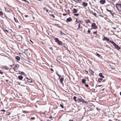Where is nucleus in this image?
I'll list each match as a JSON object with an SVG mask.
<instances>
[{
  "label": "nucleus",
  "instance_id": "f257e3e1",
  "mask_svg": "<svg viewBox=\"0 0 121 121\" xmlns=\"http://www.w3.org/2000/svg\"><path fill=\"white\" fill-rule=\"evenodd\" d=\"M76 22L77 23H78V27L77 29V30H78L81 28V24L82 23V21L79 20V19L77 18L76 19Z\"/></svg>",
  "mask_w": 121,
  "mask_h": 121
},
{
  "label": "nucleus",
  "instance_id": "f03ea898",
  "mask_svg": "<svg viewBox=\"0 0 121 121\" xmlns=\"http://www.w3.org/2000/svg\"><path fill=\"white\" fill-rule=\"evenodd\" d=\"M104 39H102V40H106L108 42H109L111 43L112 45H113L115 43L113 41H112L111 40H110L108 38V37H106L105 36H104Z\"/></svg>",
  "mask_w": 121,
  "mask_h": 121
},
{
  "label": "nucleus",
  "instance_id": "7ed1b4c3",
  "mask_svg": "<svg viewBox=\"0 0 121 121\" xmlns=\"http://www.w3.org/2000/svg\"><path fill=\"white\" fill-rule=\"evenodd\" d=\"M91 27V29L95 30L97 29L98 28V27L95 23L93 22L92 23Z\"/></svg>",
  "mask_w": 121,
  "mask_h": 121
},
{
  "label": "nucleus",
  "instance_id": "20e7f679",
  "mask_svg": "<svg viewBox=\"0 0 121 121\" xmlns=\"http://www.w3.org/2000/svg\"><path fill=\"white\" fill-rule=\"evenodd\" d=\"M116 6L118 10L121 12V4L117 3L116 4Z\"/></svg>",
  "mask_w": 121,
  "mask_h": 121
},
{
  "label": "nucleus",
  "instance_id": "39448f33",
  "mask_svg": "<svg viewBox=\"0 0 121 121\" xmlns=\"http://www.w3.org/2000/svg\"><path fill=\"white\" fill-rule=\"evenodd\" d=\"M19 67V65L18 64H16L15 66L13 68L14 71L16 72H18V69Z\"/></svg>",
  "mask_w": 121,
  "mask_h": 121
},
{
  "label": "nucleus",
  "instance_id": "423d86ee",
  "mask_svg": "<svg viewBox=\"0 0 121 121\" xmlns=\"http://www.w3.org/2000/svg\"><path fill=\"white\" fill-rule=\"evenodd\" d=\"M54 39L56 42L58 43V44L60 45H62V42L61 41H60L57 38H54Z\"/></svg>",
  "mask_w": 121,
  "mask_h": 121
},
{
  "label": "nucleus",
  "instance_id": "0eeeda50",
  "mask_svg": "<svg viewBox=\"0 0 121 121\" xmlns=\"http://www.w3.org/2000/svg\"><path fill=\"white\" fill-rule=\"evenodd\" d=\"M77 101L78 102H82L83 103H86L85 102V101L84 99L78 98L77 99Z\"/></svg>",
  "mask_w": 121,
  "mask_h": 121
},
{
  "label": "nucleus",
  "instance_id": "6e6552de",
  "mask_svg": "<svg viewBox=\"0 0 121 121\" xmlns=\"http://www.w3.org/2000/svg\"><path fill=\"white\" fill-rule=\"evenodd\" d=\"M113 46L115 48L118 50H119L121 49V48L115 43L114 44Z\"/></svg>",
  "mask_w": 121,
  "mask_h": 121
},
{
  "label": "nucleus",
  "instance_id": "1a4fd4ad",
  "mask_svg": "<svg viewBox=\"0 0 121 121\" xmlns=\"http://www.w3.org/2000/svg\"><path fill=\"white\" fill-rule=\"evenodd\" d=\"M107 11L110 12V13L112 15V17L114 16V13L113 12V11L111 10H110L108 9H107Z\"/></svg>",
  "mask_w": 121,
  "mask_h": 121
},
{
  "label": "nucleus",
  "instance_id": "9d476101",
  "mask_svg": "<svg viewBox=\"0 0 121 121\" xmlns=\"http://www.w3.org/2000/svg\"><path fill=\"white\" fill-rule=\"evenodd\" d=\"M84 21L86 24H91V21L89 19H85Z\"/></svg>",
  "mask_w": 121,
  "mask_h": 121
},
{
  "label": "nucleus",
  "instance_id": "9b49d317",
  "mask_svg": "<svg viewBox=\"0 0 121 121\" xmlns=\"http://www.w3.org/2000/svg\"><path fill=\"white\" fill-rule=\"evenodd\" d=\"M64 78L63 77H62L60 78V83H61L63 85H64V84L63 82V81L64 80Z\"/></svg>",
  "mask_w": 121,
  "mask_h": 121
},
{
  "label": "nucleus",
  "instance_id": "f8f14e48",
  "mask_svg": "<svg viewBox=\"0 0 121 121\" xmlns=\"http://www.w3.org/2000/svg\"><path fill=\"white\" fill-rule=\"evenodd\" d=\"M82 5L84 7H86L88 5V4L86 3H85V2H82Z\"/></svg>",
  "mask_w": 121,
  "mask_h": 121
},
{
  "label": "nucleus",
  "instance_id": "ddd939ff",
  "mask_svg": "<svg viewBox=\"0 0 121 121\" xmlns=\"http://www.w3.org/2000/svg\"><path fill=\"white\" fill-rule=\"evenodd\" d=\"M99 2L101 4H103L106 2V1L105 0H101Z\"/></svg>",
  "mask_w": 121,
  "mask_h": 121
},
{
  "label": "nucleus",
  "instance_id": "4468645a",
  "mask_svg": "<svg viewBox=\"0 0 121 121\" xmlns=\"http://www.w3.org/2000/svg\"><path fill=\"white\" fill-rule=\"evenodd\" d=\"M2 69H5L7 70L9 69V67H8L6 66H2Z\"/></svg>",
  "mask_w": 121,
  "mask_h": 121
},
{
  "label": "nucleus",
  "instance_id": "2eb2a0df",
  "mask_svg": "<svg viewBox=\"0 0 121 121\" xmlns=\"http://www.w3.org/2000/svg\"><path fill=\"white\" fill-rule=\"evenodd\" d=\"M78 11V9L74 8L73 9V13H75L77 12Z\"/></svg>",
  "mask_w": 121,
  "mask_h": 121
},
{
  "label": "nucleus",
  "instance_id": "dca6fc26",
  "mask_svg": "<svg viewBox=\"0 0 121 121\" xmlns=\"http://www.w3.org/2000/svg\"><path fill=\"white\" fill-rule=\"evenodd\" d=\"M17 61H19L20 59V57L18 56H17L15 57Z\"/></svg>",
  "mask_w": 121,
  "mask_h": 121
},
{
  "label": "nucleus",
  "instance_id": "f3484780",
  "mask_svg": "<svg viewBox=\"0 0 121 121\" xmlns=\"http://www.w3.org/2000/svg\"><path fill=\"white\" fill-rule=\"evenodd\" d=\"M26 78L27 79V81L30 83H31L32 82V81L31 79L28 78L27 77H26Z\"/></svg>",
  "mask_w": 121,
  "mask_h": 121
},
{
  "label": "nucleus",
  "instance_id": "a211bd4d",
  "mask_svg": "<svg viewBox=\"0 0 121 121\" xmlns=\"http://www.w3.org/2000/svg\"><path fill=\"white\" fill-rule=\"evenodd\" d=\"M67 21L68 22H69L72 20V19L71 17H69L66 19Z\"/></svg>",
  "mask_w": 121,
  "mask_h": 121
},
{
  "label": "nucleus",
  "instance_id": "6ab92c4d",
  "mask_svg": "<svg viewBox=\"0 0 121 121\" xmlns=\"http://www.w3.org/2000/svg\"><path fill=\"white\" fill-rule=\"evenodd\" d=\"M86 80L84 79H82V84H85L86 83Z\"/></svg>",
  "mask_w": 121,
  "mask_h": 121
},
{
  "label": "nucleus",
  "instance_id": "aec40b11",
  "mask_svg": "<svg viewBox=\"0 0 121 121\" xmlns=\"http://www.w3.org/2000/svg\"><path fill=\"white\" fill-rule=\"evenodd\" d=\"M23 78V77L21 76H19L18 77V78L20 80H22Z\"/></svg>",
  "mask_w": 121,
  "mask_h": 121
},
{
  "label": "nucleus",
  "instance_id": "412c9836",
  "mask_svg": "<svg viewBox=\"0 0 121 121\" xmlns=\"http://www.w3.org/2000/svg\"><path fill=\"white\" fill-rule=\"evenodd\" d=\"M99 75L100 77L101 78H104V77L103 76V74L102 73H100L99 74Z\"/></svg>",
  "mask_w": 121,
  "mask_h": 121
},
{
  "label": "nucleus",
  "instance_id": "4be33fe9",
  "mask_svg": "<svg viewBox=\"0 0 121 121\" xmlns=\"http://www.w3.org/2000/svg\"><path fill=\"white\" fill-rule=\"evenodd\" d=\"M89 72L91 73L92 74H93L94 73V72L90 68L89 69Z\"/></svg>",
  "mask_w": 121,
  "mask_h": 121
},
{
  "label": "nucleus",
  "instance_id": "5701e85b",
  "mask_svg": "<svg viewBox=\"0 0 121 121\" xmlns=\"http://www.w3.org/2000/svg\"><path fill=\"white\" fill-rule=\"evenodd\" d=\"M14 19L15 22H16L17 23V22H18V20L15 17H14Z\"/></svg>",
  "mask_w": 121,
  "mask_h": 121
},
{
  "label": "nucleus",
  "instance_id": "b1692460",
  "mask_svg": "<svg viewBox=\"0 0 121 121\" xmlns=\"http://www.w3.org/2000/svg\"><path fill=\"white\" fill-rule=\"evenodd\" d=\"M103 79L101 78H99L98 79V81L99 82H101Z\"/></svg>",
  "mask_w": 121,
  "mask_h": 121
},
{
  "label": "nucleus",
  "instance_id": "393cba45",
  "mask_svg": "<svg viewBox=\"0 0 121 121\" xmlns=\"http://www.w3.org/2000/svg\"><path fill=\"white\" fill-rule=\"evenodd\" d=\"M44 10H45L47 12H48L49 10L48 9L46 8H44L43 9Z\"/></svg>",
  "mask_w": 121,
  "mask_h": 121
},
{
  "label": "nucleus",
  "instance_id": "a878e982",
  "mask_svg": "<svg viewBox=\"0 0 121 121\" xmlns=\"http://www.w3.org/2000/svg\"><path fill=\"white\" fill-rule=\"evenodd\" d=\"M76 97L75 96H74L73 98V99L75 102H77V100L76 99Z\"/></svg>",
  "mask_w": 121,
  "mask_h": 121
},
{
  "label": "nucleus",
  "instance_id": "bb28decb",
  "mask_svg": "<svg viewBox=\"0 0 121 121\" xmlns=\"http://www.w3.org/2000/svg\"><path fill=\"white\" fill-rule=\"evenodd\" d=\"M92 29H90L88 28V30L87 31V32H88V33L90 34L91 32V30H91Z\"/></svg>",
  "mask_w": 121,
  "mask_h": 121
},
{
  "label": "nucleus",
  "instance_id": "cd10ccee",
  "mask_svg": "<svg viewBox=\"0 0 121 121\" xmlns=\"http://www.w3.org/2000/svg\"><path fill=\"white\" fill-rule=\"evenodd\" d=\"M110 65V67H111V68L112 69H115V67H114L113 66H112V65Z\"/></svg>",
  "mask_w": 121,
  "mask_h": 121
},
{
  "label": "nucleus",
  "instance_id": "c85d7f7f",
  "mask_svg": "<svg viewBox=\"0 0 121 121\" xmlns=\"http://www.w3.org/2000/svg\"><path fill=\"white\" fill-rule=\"evenodd\" d=\"M96 55L98 57H100V56H101V55H99V54L97 53H96Z\"/></svg>",
  "mask_w": 121,
  "mask_h": 121
},
{
  "label": "nucleus",
  "instance_id": "c756f323",
  "mask_svg": "<svg viewBox=\"0 0 121 121\" xmlns=\"http://www.w3.org/2000/svg\"><path fill=\"white\" fill-rule=\"evenodd\" d=\"M23 112L25 113H27L29 112L27 111H23Z\"/></svg>",
  "mask_w": 121,
  "mask_h": 121
},
{
  "label": "nucleus",
  "instance_id": "7c9ffc66",
  "mask_svg": "<svg viewBox=\"0 0 121 121\" xmlns=\"http://www.w3.org/2000/svg\"><path fill=\"white\" fill-rule=\"evenodd\" d=\"M4 9H5V11L6 12H9L10 11H9L8 10V9H6L5 7H4Z\"/></svg>",
  "mask_w": 121,
  "mask_h": 121
},
{
  "label": "nucleus",
  "instance_id": "2f4dec72",
  "mask_svg": "<svg viewBox=\"0 0 121 121\" xmlns=\"http://www.w3.org/2000/svg\"><path fill=\"white\" fill-rule=\"evenodd\" d=\"M79 15V13H75L74 14V16L78 17Z\"/></svg>",
  "mask_w": 121,
  "mask_h": 121
},
{
  "label": "nucleus",
  "instance_id": "473e14b6",
  "mask_svg": "<svg viewBox=\"0 0 121 121\" xmlns=\"http://www.w3.org/2000/svg\"><path fill=\"white\" fill-rule=\"evenodd\" d=\"M0 73L1 74H3L4 73V72L3 71H2L0 69Z\"/></svg>",
  "mask_w": 121,
  "mask_h": 121
},
{
  "label": "nucleus",
  "instance_id": "72a5a7b5",
  "mask_svg": "<svg viewBox=\"0 0 121 121\" xmlns=\"http://www.w3.org/2000/svg\"><path fill=\"white\" fill-rule=\"evenodd\" d=\"M0 15L1 16L3 15V13L2 12L0 11Z\"/></svg>",
  "mask_w": 121,
  "mask_h": 121
},
{
  "label": "nucleus",
  "instance_id": "f704fd0d",
  "mask_svg": "<svg viewBox=\"0 0 121 121\" xmlns=\"http://www.w3.org/2000/svg\"><path fill=\"white\" fill-rule=\"evenodd\" d=\"M97 32V30H96L95 31H94L93 32V34H96Z\"/></svg>",
  "mask_w": 121,
  "mask_h": 121
},
{
  "label": "nucleus",
  "instance_id": "c9c22d12",
  "mask_svg": "<svg viewBox=\"0 0 121 121\" xmlns=\"http://www.w3.org/2000/svg\"><path fill=\"white\" fill-rule=\"evenodd\" d=\"M85 86L87 88H88L89 87V86L87 84H85Z\"/></svg>",
  "mask_w": 121,
  "mask_h": 121
},
{
  "label": "nucleus",
  "instance_id": "e433bc0d",
  "mask_svg": "<svg viewBox=\"0 0 121 121\" xmlns=\"http://www.w3.org/2000/svg\"><path fill=\"white\" fill-rule=\"evenodd\" d=\"M10 112H8L7 113V115H10Z\"/></svg>",
  "mask_w": 121,
  "mask_h": 121
},
{
  "label": "nucleus",
  "instance_id": "4c0bfd02",
  "mask_svg": "<svg viewBox=\"0 0 121 121\" xmlns=\"http://www.w3.org/2000/svg\"><path fill=\"white\" fill-rule=\"evenodd\" d=\"M51 16L54 18L55 17V16L53 14H51Z\"/></svg>",
  "mask_w": 121,
  "mask_h": 121
},
{
  "label": "nucleus",
  "instance_id": "58836bf2",
  "mask_svg": "<svg viewBox=\"0 0 121 121\" xmlns=\"http://www.w3.org/2000/svg\"><path fill=\"white\" fill-rule=\"evenodd\" d=\"M76 0L78 3H80L81 1V0Z\"/></svg>",
  "mask_w": 121,
  "mask_h": 121
},
{
  "label": "nucleus",
  "instance_id": "ea45409f",
  "mask_svg": "<svg viewBox=\"0 0 121 121\" xmlns=\"http://www.w3.org/2000/svg\"><path fill=\"white\" fill-rule=\"evenodd\" d=\"M60 106L62 108H64V107L63 105L61 104H60Z\"/></svg>",
  "mask_w": 121,
  "mask_h": 121
},
{
  "label": "nucleus",
  "instance_id": "a19ab883",
  "mask_svg": "<svg viewBox=\"0 0 121 121\" xmlns=\"http://www.w3.org/2000/svg\"><path fill=\"white\" fill-rule=\"evenodd\" d=\"M56 74L58 75V76L59 77V78H60V77H61V76L59 75V74H58L57 73H56Z\"/></svg>",
  "mask_w": 121,
  "mask_h": 121
},
{
  "label": "nucleus",
  "instance_id": "79ce46f5",
  "mask_svg": "<svg viewBox=\"0 0 121 121\" xmlns=\"http://www.w3.org/2000/svg\"><path fill=\"white\" fill-rule=\"evenodd\" d=\"M4 31H6V32H7L8 33L9 32L8 30H7L6 29L4 30Z\"/></svg>",
  "mask_w": 121,
  "mask_h": 121
},
{
  "label": "nucleus",
  "instance_id": "37998d69",
  "mask_svg": "<svg viewBox=\"0 0 121 121\" xmlns=\"http://www.w3.org/2000/svg\"><path fill=\"white\" fill-rule=\"evenodd\" d=\"M21 74L22 75H24V73L23 72H21Z\"/></svg>",
  "mask_w": 121,
  "mask_h": 121
},
{
  "label": "nucleus",
  "instance_id": "c03bdc74",
  "mask_svg": "<svg viewBox=\"0 0 121 121\" xmlns=\"http://www.w3.org/2000/svg\"><path fill=\"white\" fill-rule=\"evenodd\" d=\"M31 120H35V117H31Z\"/></svg>",
  "mask_w": 121,
  "mask_h": 121
},
{
  "label": "nucleus",
  "instance_id": "a18cd8bd",
  "mask_svg": "<svg viewBox=\"0 0 121 121\" xmlns=\"http://www.w3.org/2000/svg\"><path fill=\"white\" fill-rule=\"evenodd\" d=\"M22 0L25 2H28V1H27L26 0Z\"/></svg>",
  "mask_w": 121,
  "mask_h": 121
},
{
  "label": "nucleus",
  "instance_id": "49530a36",
  "mask_svg": "<svg viewBox=\"0 0 121 121\" xmlns=\"http://www.w3.org/2000/svg\"><path fill=\"white\" fill-rule=\"evenodd\" d=\"M61 35H65V34H64V33L62 32L61 31Z\"/></svg>",
  "mask_w": 121,
  "mask_h": 121
},
{
  "label": "nucleus",
  "instance_id": "de8ad7c7",
  "mask_svg": "<svg viewBox=\"0 0 121 121\" xmlns=\"http://www.w3.org/2000/svg\"><path fill=\"white\" fill-rule=\"evenodd\" d=\"M1 111L2 112H5V110H1Z\"/></svg>",
  "mask_w": 121,
  "mask_h": 121
},
{
  "label": "nucleus",
  "instance_id": "09e8293b",
  "mask_svg": "<svg viewBox=\"0 0 121 121\" xmlns=\"http://www.w3.org/2000/svg\"><path fill=\"white\" fill-rule=\"evenodd\" d=\"M50 69L52 71V72H53L54 71V70H53V69H52V68H51Z\"/></svg>",
  "mask_w": 121,
  "mask_h": 121
},
{
  "label": "nucleus",
  "instance_id": "8fccbe9b",
  "mask_svg": "<svg viewBox=\"0 0 121 121\" xmlns=\"http://www.w3.org/2000/svg\"><path fill=\"white\" fill-rule=\"evenodd\" d=\"M50 49L51 50H53V48L52 47H50Z\"/></svg>",
  "mask_w": 121,
  "mask_h": 121
},
{
  "label": "nucleus",
  "instance_id": "3c124183",
  "mask_svg": "<svg viewBox=\"0 0 121 121\" xmlns=\"http://www.w3.org/2000/svg\"><path fill=\"white\" fill-rule=\"evenodd\" d=\"M93 14L95 16L96 15V14L95 13H94Z\"/></svg>",
  "mask_w": 121,
  "mask_h": 121
},
{
  "label": "nucleus",
  "instance_id": "603ef678",
  "mask_svg": "<svg viewBox=\"0 0 121 121\" xmlns=\"http://www.w3.org/2000/svg\"><path fill=\"white\" fill-rule=\"evenodd\" d=\"M30 40L32 43H33V42L32 41L31 39H30Z\"/></svg>",
  "mask_w": 121,
  "mask_h": 121
},
{
  "label": "nucleus",
  "instance_id": "864d4df0",
  "mask_svg": "<svg viewBox=\"0 0 121 121\" xmlns=\"http://www.w3.org/2000/svg\"><path fill=\"white\" fill-rule=\"evenodd\" d=\"M25 16L26 17H28V15H25Z\"/></svg>",
  "mask_w": 121,
  "mask_h": 121
},
{
  "label": "nucleus",
  "instance_id": "5fc2aeb1",
  "mask_svg": "<svg viewBox=\"0 0 121 121\" xmlns=\"http://www.w3.org/2000/svg\"><path fill=\"white\" fill-rule=\"evenodd\" d=\"M85 71L87 73H88V72L87 71H86V70H85Z\"/></svg>",
  "mask_w": 121,
  "mask_h": 121
},
{
  "label": "nucleus",
  "instance_id": "6e6d98bb",
  "mask_svg": "<svg viewBox=\"0 0 121 121\" xmlns=\"http://www.w3.org/2000/svg\"><path fill=\"white\" fill-rule=\"evenodd\" d=\"M102 86V85H98L97 86L98 87H100L101 86Z\"/></svg>",
  "mask_w": 121,
  "mask_h": 121
},
{
  "label": "nucleus",
  "instance_id": "4d7b16f0",
  "mask_svg": "<svg viewBox=\"0 0 121 121\" xmlns=\"http://www.w3.org/2000/svg\"><path fill=\"white\" fill-rule=\"evenodd\" d=\"M18 28H21V26H18Z\"/></svg>",
  "mask_w": 121,
  "mask_h": 121
},
{
  "label": "nucleus",
  "instance_id": "13d9d810",
  "mask_svg": "<svg viewBox=\"0 0 121 121\" xmlns=\"http://www.w3.org/2000/svg\"><path fill=\"white\" fill-rule=\"evenodd\" d=\"M66 15V14H63V15L64 16H65Z\"/></svg>",
  "mask_w": 121,
  "mask_h": 121
},
{
  "label": "nucleus",
  "instance_id": "bf43d9fd",
  "mask_svg": "<svg viewBox=\"0 0 121 121\" xmlns=\"http://www.w3.org/2000/svg\"><path fill=\"white\" fill-rule=\"evenodd\" d=\"M112 28L114 29L115 30H116V28L115 27H112Z\"/></svg>",
  "mask_w": 121,
  "mask_h": 121
},
{
  "label": "nucleus",
  "instance_id": "052dcab7",
  "mask_svg": "<svg viewBox=\"0 0 121 121\" xmlns=\"http://www.w3.org/2000/svg\"><path fill=\"white\" fill-rule=\"evenodd\" d=\"M14 65H11L10 66H11V67H13V66Z\"/></svg>",
  "mask_w": 121,
  "mask_h": 121
},
{
  "label": "nucleus",
  "instance_id": "680f3d73",
  "mask_svg": "<svg viewBox=\"0 0 121 121\" xmlns=\"http://www.w3.org/2000/svg\"><path fill=\"white\" fill-rule=\"evenodd\" d=\"M50 119H51V118H52V116H51L50 117Z\"/></svg>",
  "mask_w": 121,
  "mask_h": 121
},
{
  "label": "nucleus",
  "instance_id": "e2e57ef3",
  "mask_svg": "<svg viewBox=\"0 0 121 121\" xmlns=\"http://www.w3.org/2000/svg\"><path fill=\"white\" fill-rule=\"evenodd\" d=\"M6 82H7L8 81V80H6Z\"/></svg>",
  "mask_w": 121,
  "mask_h": 121
},
{
  "label": "nucleus",
  "instance_id": "0e129e2a",
  "mask_svg": "<svg viewBox=\"0 0 121 121\" xmlns=\"http://www.w3.org/2000/svg\"><path fill=\"white\" fill-rule=\"evenodd\" d=\"M108 121H112V120H109Z\"/></svg>",
  "mask_w": 121,
  "mask_h": 121
},
{
  "label": "nucleus",
  "instance_id": "69168bd1",
  "mask_svg": "<svg viewBox=\"0 0 121 121\" xmlns=\"http://www.w3.org/2000/svg\"><path fill=\"white\" fill-rule=\"evenodd\" d=\"M120 95L121 96V92H120Z\"/></svg>",
  "mask_w": 121,
  "mask_h": 121
},
{
  "label": "nucleus",
  "instance_id": "338daca9",
  "mask_svg": "<svg viewBox=\"0 0 121 121\" xmlns=\"http://www.w3.org/2000/svg\"><path fill=\"white\" fill-rule=\"evenodd\" d=\"M69 121H73V120H69Z\"/></svg>",
  "mask_w": 121,
  "mask_h": 121
},
{
  "label": "nucleus",
  "instance_id": "774afa93",
  "mask_svg": "<svg viewBox=\"0 0 121 121\" xmlns=\"http://www.w3.org/2000/svg\"><path fill=\"white\" fill-rule=\"evenodd\" d=\"M104 89H102V91H103L104 90Z\"/></svg>",
  "mask_w": 121,
  "mask_h": 121
}]
</instances>
